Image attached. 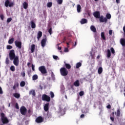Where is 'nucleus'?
Returning <instances> with one entry per match:
<instances>
[{"label":"nucleus","instance_id":"nucleus-1","mask_svg":"<svg viewBox=\"0 0 125 125\" xmlns=\"http://www.w3.org/2000/svg\"><path fill=\"white\" fill-rule=\"evenodd\" d=\"M9 56L10 60H14L13 64L15 66H19V57L16 56L14 50H10Z\"/></svg>","mask_w":125,"mask_h":125},{"label":"nucleus","instance_id":"nucleus-2","mask_svg":"<svg viewBox=\"0 0 125 125\" xmlns=\"http://www.w3.org/2000/svg\"><path fill=\"white\" fill-rule=\"evenodd\" d=\"M93 15L95 18L99 19L101 23H103L104 22H106V21H107V19L104 18V16H102L100 17V12L99 11L95 12L93 13Z\"/></svg>","mask_w":125,"mask_h":125},{"label":"nucleus","instance_id":"nucleus-3","mask_svg":"<svg viewBox=\"0 0 125 125\" xmlns=\"http://www.w3.org/2000/svg\"><path fill=\"white\" fill-rule=\"evenodd\" d=\"M1 120L2 124H8L9 123V121L6 117H5V115L3 113H0Z\"/></svg>","mask_w":125,"mask_h":125},{"label":"nucleus","instance_id":"nucleus-4","mask_svg":"<svg viewBox=\"0 0 125 125\" xmlns=\"http://www.w3.org/2000/svg\"><path fill=\"white\" fill-rule=\"evenodd\" d=\"M61 75L62 76V77H66V76H68V72L67 68L65 67H62L60 70Z\"/></svg>","mask_w":125,"mask_h":125},{"label":"nucleus","instance_id":"nucleus-5","mask_svg":"<svg viewBox=\"0 0 125 125\" xmlns=\"http://www.w3.org/2000/svg\"><path fill=\"white\" fill-rule=\"evenodd\" d=\"M42 99L43 101H46L47 102H50V97L47 96L46 94H43L42 97Z\"/></svg>","mask_w":125,"mask_h":125},{"label":"nucleus","instance_id":"nucleus-6","mask_svg":"<svg viewBox=\"0 0 125 125\" xmlns=\"http://www.w3.org/2000/svg\"><path fill=\"white\" fill-rule=\"evenodd\" d=\"M39 70L42 74H46L47 73V71L45 68V66H41L39 67Z\"/></svg>","mask_w":125,"mask_h":125},{"label":"nucleus","instance_id":"nucleus-7","mask_svg":"<svg viewBox=\"0 0 125 125\" xmlns=\"http://www.w3.org/2000/svg\"><path fill=\"white\" fill-rule=\"evenodd\" d=\"M4 4L6 7H8V6L9 7H11V6H13V5H14V3H13V2H10V1H9V0H6Z\"/></svg>","mask_w":125,"mask_h":125},{"label":"nucleus","instance_id":"nucleus-8","mask_svg":"<svg viewBox=\"0 0 125 125\" xmlns=\"http://www.w3.org/2000/svg\"><path fill=\"white\" fill-rule=\"evenodd\" d=\"M20 112L21 115L25 116L27 113V108L24 106H22L20 108Z\"/></svg>","mask_w":125,"mask_h":125},{"label":"nucleus","instance_id":"nucleus-9","mask_svg":"<svg viewBox=\"0 0 125 125\" xmlns=\"http://www.w3.org/2000/svg\"><path fill=\"white\" fill-rule=\"evenodd\" d=\"M43 121H44V119L42 116L38 117L35 120V122L37 124H42V123H43Z\"/></svg>","mask_w":125,"mask_h":125},{"label":"nucleus","instance_id":"nucleus-10","mask_svg":"<svg viewBox=\"0 0 125 125\" xmlns=\"http://www.w3.org/2000/svg\"><path fill=\"white\" fill-rule=\"evenodd\" d=\"M15 44L16 46L18 47V48H19V49H21V48H22V42H21V41H18L16 40L15 42Z\"/></svg>","mask_w":125,"mask_h":125},{"label":"nucleus","instance_id":"nucleus-11","mask_svg":"<svg viewBox=\"0 0 125 125\" xmlns=\"http://www.w3.org/2000/svg\"><path fill=\"white\" fill-rule=\"evenodd\" d=\"M46 38H44L42 39L41 41V45L42 47H44L45 46V45L46 44Z\"/></svg>","mask_w":125,"mask_h":125},{"label":"nucleus","instance_id":"nucleus-12","mask_svg":"<svg viewBox=\"0 0 125 125\" xmlns=\"http://www.w3.org/2000/svg\"><path fill=\"white\" fill-rule=\"evenodd\" d=\"M44 110L45 112H48L49 110V103H46L44 105Z\"/></svg>","mask_w":125,"mask_h":125},{"label":"nucleus","instance_id":"nucleus-13","mask_svg":"<svg viewBox=\"0 0 125 125\" xmlns=\"http://www.w3.org/2000/svg\"><path fill=\"white\" fill-rule=\"evenodd\" d=\"M42 36V31H39L37 34V39L38 41H40L41 37Z\"/></svg>","mask_w":125,"mask_h":125},{"label":"nucleus","instance_id":"nucleus-14","mask_svg":"<svg viewBox=\"0 0 125 125\" xmlns=\"http://www.w3.org/2000/svg\"><path fill=\"white\" fill-rule=\"evenodd\" d=\"M111 14H107L106 15V17L104 18H106V21H104L103 23H107L108 22V19H111Z\"/></svg>","mask_w":125,"mask_h":125},{"label":"nucleus","instance_id":"nucleus-15","mask_svg":"<svg viewBox=\"0 0 125 125\" xmlns=\"http://www.w3.org/2000/svg\"><path fill=\"white\" fill-rule=\"evenodd\" d=\"M35 49H36V45L35 44H32L31 45V53H34L35 51Z\"/></svg>","mask_w":125,"mask_h":125},{"label":"nucleus","instance_id":"nucleus-16","mask_svg":"<svg viewBox=\"0 0 125 125\" xmlns=\"http://www.w3.org/2000/svg\"><path fill=\"white\" fill-rule=\"evenodd\" d=\"M80 23L82 24H86L87 23V20L86 19H82L80 21Z\"/></svg>","mask_w":125,"mask_h":125},{"label":"nucleus","instance_id":"nucleus-17","mask_svg":"<svg viewBox=\"0 0 125 125\" xmlns=\"http://www.w3.org/2000/svg\"><path fill=\"white\" fill-rule=\"evenodd\" d=\"M120 43L122 44V46H125V38H122L120 40Z\"/></svg>","mask_w":125,"mask_h":125},{"label":"nucleus","instance_id":"nucleus-18","mask_svg":"<svg viewBox=\"0 0 125 125\" xmlns=\"http://www.w3.org/2000/svg\"><path fill=\"white\" fill-rule=\"evenodd\" d=\"M29 95H33V96H36V92L35 90H31L29 92Z\"/></svg>","mask_w":125,"mask_h":125},{"label":"nucleus","instance_id":"nucleus-19","mask_svg":"<svg viewBox=\"0 0 125 125\" xmlns=\"http://www.w3.org/2000/svg\"><path fill=\"white\" fill-rule=\"evenodd\" d=\"M30 23L32 29H35V28H36V23L35 22H34L33 21H31Z\"/></svg>","mask_w":125,"mask_h":125},{"label":"nucleus","instance_id":"nucleus-20","mask_svg":"<svg viewBox=\"0 0 125 125\" xmlns=\"http://www.w3.org/2000/svg\"><path fill=\"white\" fill-rule=\"evenodd\" d=\"M90 30L92 31V32H93V33H96V28H95V26L94 25H91L90 26Z\"/></svg>","mask_w":125,"mask_h":125},{"label":"nucleus","instance_id":"nucleus-21","mask_svg":"<svg viewBox=\"0 0 125 125\" xmlns=\"http://www.w3.org/2000/svg\"><path fill=\"white\" fill-rule=\"evenodd\" d=\"M13 96L15 97V98H17V99H18L20 98V94L18 93H15L13 94Z\"/></svg>","mask_w":125,"mask_h":125},{"label":"nucleus","instance_id":"nucleus-22","mask_svg":"<svg viewBox=\"0 0 125 125\" xmlns=\"http://www.w3.org/2000/svg\"><path fill=\"white\" fill-rule=\"evenodd\" d=\"M23 8L24 9H27L28 8V6H29V4L27 3V2L25 1L23 3Z\"/></svg>","mask_w":125,"mask_h":125},{"label":"nucleus","instance_id":"nucleus-23","mask_svg":"<svg viewBox=\"0 0 125 125\" xmlns=\"http://www.w3.org/2000/svg\"><path fill=\"white\" fill-rule=\"evenodd\" d=\"M106 55L107 58H110V57H111V50L109 49H107Z\"/></svg>","mask_w":125,"mask_h":125},{"label":"nucleus","instance_id":"nucleus-24","mask_svg":"<svg viewBox=\"0 0 125 125\" xmlns=\"http://www.w3.org/2000/svg\"><path fill=\"white\" fill-rule=\"evenodd\" d=\"M82 9V7L81 6V5L78 4L77 6V12L80 13L81 12V10Z\"/></svg>","mask_w":125,"mask_h":125},{"label":"nucleus","instance_id":"nucleus-25","mask_svg":"<svg viewBox=\"0 0 125 125\" xmlns=\"http://www.w3.org/2000/svg\"><path fill=\"white\" fill-rule=\"evenodd\" d=\"M82 112L83 114H86V113H88V110H87L86 108H83L82 110Z\"/></svg>","mask_w":125,"mask_h":125},{"label":"nucleus","instance_id":"nucleus-26","mask_svg":"<svg viewBox=\"0 0 125 125\" xmlns=\"http://www.w3.org/2000/svg\"><path fill=\"white\" fill-rule=\"evenodd\" d=\"M101 38L104 41L106 40V38H105V34L104 32H102L101 34Z\"/></svg>","mask_w":125,"mask_h":125},{"label":"nucleus","instance_id":"nucleus-27","mask_svg":"<svg viewBox=\"0 0 125 125\" xmlns=\"http://www.w3.org/2000/svg\"><path fill=\"white\" fill-rule=\"evenodd\" d=\"M74 85H75V86H80V82L79 81V80H77L76 81H75L74 83Z\"/></svg>","mask_w":125,"mask_h":125},{"label":"nucleus","instance_id":"nucleus-28","mask_svg":"<svg viewBox=\"0 0 125 125\" xmlns=\"http://www.w3.org/2000/svg\"><path fill=\"white\" fill-rule=\"evenodd\" d=\"M102 72H103V68H102V67H99L98 70V74H102Z\"/></svg>","mask_w":125,"mask_h":125},{"label":"nucleus","instance_id":"nucleus-29","mask_svg":"<svg viewBox=\"0 0 125 125\" xmlns=\"http://www.w3.org/2000/svg\"><path fill=\"white\" fill-rule=\"evenodd\" d=\"M13 42H14V38H12L9 39L8 41L9 44H12V43H13Z\"/></svg>","mask_w":125,"mask_h":125},{"label":"nucleus","instance_id":"nucleus-30","mask_svg":"<svg viewBox=\"0 0 125 125\" xmlns=\"http://www.w3.org/2000/svg\"><path fill=\"white\" fill-rule=\"evenodd\" d=\"M52 117V116L49 113V111H48L46 117L48 119H51Z\"/></svg>","mask_w":125,"mask_h":125},{"label":"nucleus","instance_id":"nucleus-31","mask_svg":"<svg viewBox=\"0 0 125 125\" xmlns=\"http://www.w3.org/2000/svg\"><path fill=\"white\" fill-rule=\"evenodd\" d=\"M65 66L66 69H68V70H70L71 69V65L69 63H65Z\"/></svg>","mask_w":125,"mask_h":125},{"label":"nucleus","instance_id":"nucleus-32","mask_svg":"<svg viewBox=\"0 0 125 125\" xmlns=\"http://www.w3.org/2000/svg\"><path fill=\"white\" fill-rule=\"evenodd\" d=\"M38 76L37 75L35 74L32 77V80L33 81H36V80H38Z\"/></svg>","mask_w":125,"mask_h":125},{"label":"nucleus","instance_id":"nucleus-33","mask_svg":"<svg viewBox=\"0 0 125 125\" xmlns=\"http://www.w3.org/2000/svg\"><path fill=\"white\" fill-rule=\"evenodd\" d=\"M25 84H26V83H25L24 81H21L20 83V85L21 87L25 86Z\"/></svg>","mask_w":125,"mask_h":125},{"label":"nucleus","instance_id":"nucleus-34","mask_svg":"<svg viewBox=\"0 0 125 125\" xmlns=\"http://www.w3.org/2000/svg\"><path fill=\"white\" fill-rule=\"evenodd\" d=\"M81 66H82V63L78 62L76 64V69H79V68H80V67H81Z\"/></svg>","mask_w":125,"mask_h":125},{"label":"nucleus","instance_id":"nucleus-35","mask_svg":"<svg viewBox=\"0 0 125 125\" xmlns=\"http://www.w3.org/2000/svg\"><path fill=\"white\" fill-rule=\"evenodd\" d=\"M116 116H117V117H120V116H121V110H120V109H118V110H117Z\"/></svg>","mask_w":125,"mask_h":125},{"label":"nucleus","instance_id":"nucleus-36","mask_svg":"<svg viewBox=\"0 0 125 125\" xmlns=\"http://www.w3.org/2000/svg\"><path fill=\"white\" fill-rule=\"evenodd\" d=\"M10 70L12 72H14L15 71V66H14V65L11 66Z\"/></svg>","mask_w":125,"mask_h":125},{"label":"nucleus","instance_id":"nucleus-37","mask_svg":"<svg viewBox=\"0 0 125 125\" xmlns=\"http://www.w3.org/2000/svg\"><path fill=\"white\" fill-rule=\"evenodd\" d=\"M11 21H12V18H8L7 19V24H8V23H10V22H11Z\"/></svg>","mask_w":125,"mask_h":125},{"label":"nucleus","instance_id":"nucleus-38","mask_svg":"<svg viewBox=\"0 0 125 125\" xmlns=\"http://www.w3.org/2000/svg\"><path fill=\"white\" fill-rule=\"evenodd\" d=\"M56 0L58 4H62V3H63V0Z\"/></svg>","mask_w":125,"mask_h":125},{"label":"nucleus","instance_id":"nucleus-39","mask_svg":"<svg viewBox=\"0 0 125 125\" xmlns=\"http://www.w3.org/2000/svg\"><path fill=\"white\" fill-rule=\"evenodd\" d=\"M47 6L48 7H51L52 6V2H49L47 4Z\"/></svg>","mask_w":125,"mask_h":125},{"label":"nucleus","instance_id":"nucleus-40","mask_svg":"<svg viewBox=\"0 0 125 125\" xmlns=\"http://www.w3.org/2000/svg\"><path fill=\"white\" fill-rule=\"evenodd\" d=\"M5 63L7 65H8V64H9V59H8V58H6Z\"/></svg>","mask_w":125,"mask_h":125},{"label":"nucleus","instance_id":"nucleus-41","mask_svg":"<svg viewBox=\"0 0 125 125\" xmlns=\"http://www.w3.org/2000/svg\"><path fill=\"white\" fill-rule=\"evenodd\" d=\"M48 33L50 35H52V28L50 27L48 30Z\"/></svg>","mask_w":125,"mask_h":125},{"label":"nucleus","instance_id":"nucleus-42","mask_svg":"<svg viewBox=\"0 0 125 125\" xmlns=\"http://www.w3.org/2000/svg\"><path fill=\"white\" fill-rule=\"evenodd\" d=\"M6 48L7 49H12V46L10 45H8L6 46Z\"/></svg>","mask_w":125,"mask_h":125},{"label":"nucleus","instance_id":"nucleus-43","mask_svg":"<svg viewBox=\"0 0 125 125\" xmlns=\"http://www.w3.org/2000/svg\"><path fill=\"white\" fill-rule=\"evenodd\" d=\"M110 50H111V53H112V54H114V53H115V50L114 49V48L111 47V48H110Z\"/></svg>","mask_w":125,"mask_h":125},{"label":"nucleus","instance_id":"nucleus-44","mask_svg":"<svg viewBox=\"0 0 125 125\" xmlns=\"http://www.w3.org/2000/svg\"><path fill=\"white\" fill-rule=\"evenodd\" d=\"M83 94H84V92L83 91H80L79 93L80 96H83Z\"/></svg>","mask_w":125,"mask_h":125},{"label":"nucleus","instance_id":"nucleus-45","mask_svg":"<svg viewBox=\"0 0 125 125\" xmlns=\"http://www.w3.org/2000/svg\"><path fill=\"white\" fill-rule=\"evenodd\" d=\"M21 76H22L23 78H24V77H25V76H26V74L25 73V71L21 72Z\"/></svg>","mask_w":125,"mask_h":125},{"label":"nucleus","instance_id":"nucleus-46","mask_svg":"<svg viewBox=\"0 0 125 125\" xmlns=\"http://www.w3.org/2000/svg\"><path fill=\"white\" fill-rule=\"evenodd\" d=\"M50 95L52 98H53L54 97V93L52 91L50 92Z\"/></svg>","mask_w":125,"mask_h":125},{"label":"nucleus","instance_id":"nucleus-47","mask_svg":"<svg viewBox=\"0 0 125 125\" xmlns=\"http://www.w3.org/2000/svg\"><path fill=\"white\" fill-rule=\"evenodd\" d=\"M0 94H3V91L2 90V88L0 86Z\"/></svg>","mask_w":125,"mask_h":125},{"label":"nucleus","instance_id":"nucleus-48","mask_svg":"<svg viewBox=\"0 0 125 125\" xmlns=\"http://www.w3.org/2000/svg\"><path fill=\"white\" fill-rule=\"evenodd\" d=\"M14 85L17 87H18V86H19V83H18V82H16V83H14Z\"/></svg>","mask_w":125,"mask_h":125},{"label":"nucleus","instance_id":"nucleus-49","mask_svg":"<svg viewBox=\"0 0 125 125\" xmlns=\"http://www.w3.org/2000/svg\"><path fill=\"white\" fill-rule=\"evenodd\" d=\"M0 18H1V20L3 21V19H4V16H3V15H0Z\"/></svg>","mask_w":125,"mask_h":125},{"label":"nucleus","instance_id":"nucleus-50","mask_svg":"<svg viewBox=\"0 0 125 125\" xmlns=\"http://www.w3.org/2000/svg\"><path fill=\"white\" fill-rule=\"evenodd\" d=\"M53 58L55 59V60H57V59L58 58V56H55V55H53Z\"/></svg>","mask_w":125,"mask_h":125},{"label":"nucleus","instance_id":"nucleus-51","mask_svg":"<svg viewBox=\"0 0 125 125\" xmlns=\"http://www.w3.org/2000/svg\"><path fill=\"white\" fill-rule=\"evenodd\" d=\"M109 34L110 36H112V35H113V30H110L109 31Z\"/></svg>","mask_w":125,"mask_h":125},{"label":"nucleus","instance_id":"nucleus-52","mask_svg":"<svg viewBox=\"0 0 125 125\" xmlns=\"http://www.w3.org/2000/svg\"><path fill=\"white\" fill-rule=\"evenodd\" d=\"M15 108H16L17 109H19V105H18V103H16L15 104Z\"/></svg>","mask_w":125,"mask_h":125},{"label":"nucleus","instance_id":"nucleus-53","mask_svg":"<svg viewBox=\"0 0 125 125\" xmlns=\"http://www.w3.org/2000/svg\"><path fill=\"white\" fill-rule=\"evenodd\" d=\"M32 71H35V66L34 65V64H32Z\"/></svg>","mask_w":125,"mask_h":125},{"label":"nucleus","instance_id":"nucleus-54","mask_svg":"<svg viewBox=\"0 0 125 125\" xmlns=\"http://www.w3.org/2000/svg\"><path fill=\"white\" fill-rule=\"evenodd\" d=\"M106 108H107V109H111V105L108 104L107 105Z\"/></svg>","mask_w":125,"mask_h":125},{"label":"nucleus","instance_id":"nucleus-55","mask_svg":"<svg viewBox=\"0 0 125 125\" xmlns=\"http://www.w3.org/2000/svg\"><path fill=\"white\" fill-rule=\"evenodd\" d=\"M69 51V50L68 49V48H65L64 49V52H68Z\"/></svg>","mask_w":125,"mask_h":125},{"label":"nucleus","instance_id":"nucleus-56","mask_svg":"<svg viewBox=\"0 0 125 125\" xmlns=\"http://www.w3.org/2000/svg\"><path fill=\"white\" fill-rule=\"evenodd\" d=\"M110 120L112 121V122H114V117H110Z\"/></svg>","mask_w":125,"mask_h":125},{"label":"nucleus","instance_id":"nucleus-57","mask_svg":"<svg viewBox=\"0 0 125 125\" xmlns=\"http://www.w3.org/2000/svg\"><path fill=\"white\" fill-rule=\"evenodd\" d=\"M66 42V38L64 37L62 40V42Z\"/></svg>","mask_w":125,"mask_h":125},{"label":"nucleus","instance_id":"nucleus-58","mask_svg":"<svg viewBox=\"0 0 125 125\" xmlns=\"http://www.w3.org/2000/svg\"><path fill=\"white\" fill-rule=\"evenodd\" d=\"M81 118H84V114H82L80 116Z\"/></svg>","mask_w":125,"mask_h":125},{"label":"nucleus","instance_id":"nucleus-59","mask_svg":"<svg viewBox=\"0 0 125 125\" xmlns=\"http://www.w3.org/2000/svg\"><path fill=\"white\" fill-rule=\"evenodd\" d=\"M16 86H15V85H14V86H13V89H14V90H15V89H16Z\"/></svg>","mask_w":125,"mask_h":125},{"label":"nucleus","instance_id":"nucleus-60","mask_svg":"<svg viewBox=\"0 0 125 125\" xmlns=\"http://www.w3.org/2000/svg\"><path fill=\"white\" fill-rule=\"evenodd\" d=\"M91 56L92 57V59H94V55H91Z\"/></svg>","mask_w":125,"mask_h":125},{"label":"nucleus","instance_id":"nucleus-61","mask_svg":"<svg viewBox=\"0 0 125 125\" xmlns=\"http://www.w3.org/2000/svg\"><path fill=\"white\" fill-rule=\"evenodd\" d=\"M30 64H31V62H28V63H27V66H28V67H30Z\"/></svg>","mask_w":125,"mask_h":125},{"label":"nucleus","instance_id":"nucleus-62","mask_svg":"<svg viewBox=\"0 0 125 125\" xmlns=\"http://www.w3.org/2000/svg\"><path fill=\"white\" fill-rule=\"evenodd\" d=\"M117 3H120V0H116Z\"/></svg>","mask_w":125,"mask_h":125},{"label":"nucleus","instance_id":"nucleus-63","mask_svg":"<svg viewBox=\"0 0 125 125\" xmlns=\"http://www.w3.org/2000/svg\"><path fill=\"white\" fill-rule=\"evenodd\" d=\"M28 114H31V109L28 110Z\"/></svg>","mask_w":125,"mask_h":125},{"label":"nucleus","instance_id":"nucleus-64","mask_svg":"<svg viewBox=\"0 0 125 125\" xmlns=\"http://www.w3.org/2000/svg\"><path fill=\"white\" fill-rule=\"evenodd\" d=\"M58 49H59V50H61V49H62V48L61 47H58Z\"/></svg>","mask_w":125,"mask_h":125}]
</instances>
